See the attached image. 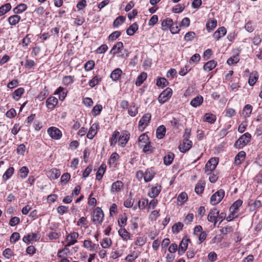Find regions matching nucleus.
<instances>
[{"label":"nucleus","mask_w":262,"mask_h":262,"mask_svg":"<svg viewBox=\"0 0 262 262\" xmlns=\"http://www.w3.org/2000/svg\"><path fill=\"white\" fill-rule=\"evenodd\" d=\"M251 139V136L249 133H246L242 135L234 143V147L236 148H242L249 142Z\"/></svg>","instance_id":"nucleus-1"},{"label":"nucleus","mask_w":262,"mask_h":262,"mask_svg":"<svg viewBox=\"0 0 262 262\" xmlns=\"http://www.w3.org/2000/svg\"><path fill=\"white\" fill-rule=\"evenodd\" d=\"M104 214L100 207H96L93 214L92 221L96 225H100L103 221Z\"/></svg>","instance_id":"nucleus-2"},{"label":"nucleus","mask_w":262,"mask_h":262,"mask_svg":"<svg viewBox=\"0 0 262 262\" xmlns=\"http://www.w3.org/2000/svg\"><path fill=\"white\" fill-rule=\"evenodd\" d=\"M219 163V159L217 158H211L206 164L204 172L209 175L215 169Z\"/></svg>","instance_id":"nucleus-3"},{"label":"nucleus","mask_w":262,"mask_h":262,"mask_svg":"<svg viewBox=\"0 0 262 262\" xmlns=\"http://www.w3.org/2000/svg\"><path fill=\"white\" fill-rule=\"evenodd\" d=\"M225 192L223 189H220L214 193L210 198V203L212 205H215L219 203L223 199Z\"/></svg>","instance_id":"nucleus-4"},{"label":"nucleus","mask_w":262,"mask_h":262,"mask_svg":"<svg viewBox=\"0 0 262 262\" xmlns=\"http://www.w3.org/2000/svg\"><path fill=\"white\" fill-rule=\"evenodd\" d=\"M172 94V91L170 88H167L163 91L159 95L158 100L160 103H164L167 101Z\"/></svg>","instance_id":"nucleus-5"},{"label":"nucleus","mask_w":262,"mask_h":262,"mask_svg":"<svg viewBox=\"0 0 262 262\" xmlns=\"http://www.w3.org/2000/svg\"><path fill=\"white\" fill-rule=\"evenodd\" d=\"M47 132L49 136L54 140H58L62 136L61 131L56 127H49L47 130Z\"/></svg>","instance_id":"nucleus-6"},{"label":"nucleus","mask_w":262,"mask_h":262,"mask_svg":"<svg viewBox=\"0 0 262 262\" xmlns=\"http://www.w3.org/2000/svg\"><path fill=\"white\" fill-rule=\"evenodd\" d=\"M78 236L79 234L77 232H73L69 234L66 238L67 244L65 246L64 249H67V247H70L77 243Z\"/></svg>","instance_id":"nucleus-7"},{"label":"nucleus","mask_w":262,"mask_h":262,"mask_svg":"<svg viewBox=\"0 0 262 262\" xmlns=\"http://www.w3.org/2000/svg\"><path fill=\"white\" fill-rule=\"evenodd\" d=\"M151 117V116L150 113H146L144 115L139 122V128L141 130L144 129L147 126Z\"/></svg>","instance_id":"nucleus-8"},{"label":"nucleus","mask_w":262,"mask_h":262,"mask_svg":"<svg viewBox=\"0 0 262 262\" xmlns=\"http://www.w3.org/2000/svg\"><path fill=\"white\" fill-rule=\"evenodd\" d=\"M123 186L124 184L121 181H117L112 184L111 192L113 194H116L122 191Z\"/></svg>","instance_id":"nucleus-9"},{"label":"nucleus","mask_w":262,"mask_h":262,"mask_svg":"<svg viewBox=\"0 0 262 262\" xmlns=\"http://www.w3.org/2000/svg\"><path fill=\"white\" fill-rule=\"evenodd\" d=\"M219 210L216 208H213L209 212L207 220L210 222L214 223V226L216 225V223L217 221V216L219 215Z\"/></svg>","instance_id":"nucleus-10"},{"label":"nucleus","mask_w":262,"mask_h":262,"mask_svg":"<svg viewBox=\"0 0 262 262\" xmlns=\"http://www.w3.org/2000/svg\"><path fill=\"white\" fill-rule=\"evenodd\" d=\"M189 241L190 239L188 238H183L179 246L178 253L179 255H182L185 253L187 248L188 242Z\"/></svg>","instance_id":"nucleus-11"},{"label":"nucleus","mask_w":262,"mask_h":262,"mask_svg":"<svg viewBox=\"0 0 262 262\" xmlns=\"http://www.w3.org/2000/svg\"><path fill=\"white\" fill-rule=\"evenodd\" d=\"M192 145L191 141L184 140L183 143L179 145V148L182 152H186L191 148Z\"/></svg>","instance_id":"nucleus-12"},{"label":"nucleus","mask_w":262,"mask_h":262,"mask_svg":"<svg viewBox=\"0 0 262 262\" xmlns=\"http://www.w3.org/2000/svg\"><path fill=\"white\" fill-rule=\"evenodd\" d=\"M99 127V125L98 123H95L93 124L87 134V137L90 139H92L96 135Z\"/></svg>","instance_id":"nucleus-13"},{"label":"nucleus","mask_w":262,"mask_h":262,"mask_svg":"<svg viewBox=\"0 0 262 262\" xmlns=\"http://www.w3.org/2000/svg\"><path fill=\"white\" fill-rule=\"evenodd\" d=\"M58 99L55 97H50L46 100V106L49 110H52L58 103Z\"/></svg>","instance_id":"nucleus-14"},{"label":"nucleus","mask_w":262,"mask_h":262,"mask_svg":"<svg viewBox=\"0 0 262 262\" xmlns=\"http://www.w3.org/2000/svg\"><path fill=\"white\" fill-rule=\"evenodd\" d=\"M156 172L152 168H148L144 172V181L148 182L155 177Z\"/></svg>","instance_id":"nucleus-15"},{"label":"nucleus","mask_w":262,"mask_h":262,"mask_svg":"<svg viewBox=\"0 0 262 262\" xmlns=\"http://www.w3.org/2000/svg\"><path fill=\"white\" fill-rule=\"evenodd\" d=\"M83 246L91 251L94 252L98 249L99 245L93 244L90 240H85L83 242Z\"/></svg>","instance_id":"nucleus-16"},{"label":"nucleus","mask_w":262,"mask_h":262,"mask_svg":"<svg viewBox=\"0 0 262 262\" xmlns=\"http://www.w3.org/2000/svg\"><path fill=\"white\" fill-rule=\"evenodd\" d=\"M123 48V44L122 42L119 41L117 42L110 51V54L115 55L121 53Z\"/></svg>","instance_id":"nucleus-17"},{"label":"nucleus","mask_w":262,"mask_h":262,"mask_svg":"<svg viewBox=\"0 0 262 262\" xmlns=\"http://www.w3.org/2000/svg\"><path fill=\"white\" fill-rule=\"evenodd\" d=\"M226 33V29L225 27H222L219 28L213 34V36L214 38L219 40L221 37L224 36Z\"/></svg>","instance_id":"nucleus-18"},{"label":"nucleus","mask_w":262,"mask_h":262,"mask_svg":"<svg viewBox=\"0 0 262 262\" xmlns=\"http://www.w3.org/2000/svg\"><path fill=\"white\" fill-rule=\"evenodd\" d=\"M118 137L119 138L118 142L119 145L121 147H124L129 140V135L126 134H123V135L119 136Z\"/></svg>","instance_id":"nucleus-19"},{"label":"nucleus","mask_w":262,"mask_h":262,"mask_svg":"<svg viewBox=\"0 0 262 262\" xmlns=\"http://www.w3.org/2000/svg\"><path fill=\"white\" fill-rule=\"evenodd\" d=\"M246 152L242 150L239 152L235 157L234 163L236 165H239L245 160Z\"/></svg>","instance_id":"nucleus-20"},{"label":"nucleus","mask_w":262,"mask_h":262,"mask_svg":"<svg viewBox=\"0 0 262 262\" xmlns=\"http://www.w3.org/2000/svg\"><path fill=\"white\" fill-rule=\"evenodd\" d=\"M173 25V20L170 18H166L162 20L161 23L162 29L163 30L166 31Z\"/></svg>","instance_id":"nucleus-21"},{"label":"nucleus","mask_w":262,"mask_h":262,"mask_svg":"<svg viewBox=\"0 0 262 262\" xmlns=\"http://www.w3.org/2000/svg\"><path fill=\"white\" fill-rule=\"evenodd\" d=\"M122 73V71L120 68H117L112 72L110 77L112 80L117 81L120 77Z\"/></svg>","instance_id":"nucleus-22"},{"label":"nucleus","mask_w":262,"mask_h":262,"mask_svg":"<svg viewBox=\"0 0 262 262\" xmlns=\"http://www.w3.org/2000/svg\"><path fill=\"white\" fill-rule=\"evenodd\" d=\"M216 119V116L211 113H206L203 118V121L207 122L211 124L213 123Z\"/></svg>","instance_id":"nucleus-23"},{"label":"nucleus","mask_w":262,"mask_h":262,"mask_svg":"<svg viewBox=\"0 0 262 262\" xmlns=\"http://www.w3.org/2000/svg\"><path fill=\"white\" fill-rule=\"evenodd\" d=\"M161 190V186H156L151 188V191L148 193V195L152 198H154L158 196Z\"/></svg>","instance_id":"nucleus-24"},{"label":"nucleus","mask_w":262,"mask_h":262,"mask_svg":"<svg viewBox=\"0 0 262 262\" xmlns=\"http://www.w3.org/2000/svg\"><path fill=\"white\" fill-rule=\"evenodd\" d=\"M242 204L243 201L241 200H237L230 206L229 209L230 211L237 213L238 212L239 207L242 206Z\"/></svg>","instance_id":"nucleus-25"},{"label":"nucleus","mask_w":262,"mask_h":262,"mask_svg":"<svg viewBox=\"0 0 262 262\" xmlns=\"http://www.w3.org/2000/svg\"><path fill=\"white\" fill-rule=\"evenodd\" d=\"M217 63L213 60H210L206 62L204 67L203 69L205 71L207 72L213 70L216 66Z\"/></svg>","instance_id":"nucleus-26"},{"label":"nucleus","mask_w":262,"mask_h":262,"mask_svg":"<svg viewBox=\"0 0 262 262\" xmlns=\"http://www.w3.org/2000/svg\"><path fill=\"white\" fill-rule=\"evenodd\" d=\"M203 102V98L201 96H198L192 99L190 102V104L193 107H196L200 106Z\"/></svg>","instance_id":"nucleus-27"},{"label":"nucleus","mask_w":262,"mask_h":262,"mask_svg":"<svg viewBox=\"0 0 262 262\" xmlns=\"http://www.w3.org/2000/svg\"><path fill=\"white\" fill-rule=\"evenodd\" d=\"M258 75L257 72H253L250 73L248 80V83L250 86H253L257 81Z\"/></svg>","instance_id":"nucleus-28"},{"label":"nucleus","mask_w":262,"mask_h":262,"mask_svg":"<svg viewBox=\"0 0 262 262\" xmlns=\"http://www.w3.org/2000/svg\"><path fill=\"white\" fill-rule=\"evenodd\" d=\"M149 141V138L145 134H143L141 135H140L138 138V145L140 147H143L144 144H145L146 143H148Z\"/></svg>","instance_id":"nucleus-29"},{"label":"nucleus","mask_w":262,"mask_h":262,"mask_svg":"<svg viewBox=\"0 0 262 262\" xmlns=\"http://www.w3.org/2000/svg\"><path fill=\"white\" fill-rule=\"evenodd\" d=\"M106 168V166L105 164H102L101 165L96 173V177L97 180L100 181L102 179L105 172Z\"/></svg>","instance_id":"nucleus-30"},{"label":"nucleus","mask_w":262,"mask_h":262,"mask_svg":"<svg viewBox=\"0 0 262 262\" xmlns=\"http://www.w3.org/2000/svg\"><path fill=\"white\" fill-rule=\"evenodd\" d=\"M166 133V127L164 125H160L158 127L156 130V136L159 139H162Z\"/></svg>","instance_id":"nucleus-31"},{"label":"nucleus","mask_w":262,"mask_h":262,"mask_svg":"<svg viewBox=\"0 0 262 262\" xmlns=\"http://www.w3.org/2000/svg\"><path fill=\"white\" fill-rule=\"evenodd\" d=\"M174 155L172 152H168L166 155L164 157V163L166 165H170L174 159Z\"/></svg>","instance_id":"nucleus-32"},{"label":"nucleus","mask_w":262,"mask_h":262,"mask_svg":"<svg viewBox=\"0 0 262 262\" xmlns=\"http://www.w3.org/2000/svg\"><path fill=\"white\" fill-rule=\"evenodd\" d=\"M49 177L51 179H56L60 175V171L56 168H53L49 171Z\"/></svg>","instance_id":"nucleus-33"},{"label":"nucleus","mask_w":262,"mask_h":262,"mask_svg":"<svg viewBox=\"0 0 262 262\" xmlns=\"http://www.w3.org/2000/svg\"><path fill=\"white\" fill-rule=\"evenodd\" d=\"M20 16L18 15H13L10 16L8 19V21L9 24L12 26H14L20 21Z\"/></svg>","instance_id":"nucleus-34"},{"label":"nucleus","mask_w":262,"mask_h":262,"mask_svg":"<svg viewBox=\"0 0 262 262\" xmlns=\"http://www.w3.org/2000/svg\"><path fill=\"white\" fill-rule=\"evenodd\" d=\"M118 233L124 241H127L130 238V233L124 228L120 229Z\"/></svg>","instance_id":"nucleus-35"},{"label":"nucleus","mask_w":262,"mask_h":262,"mask_svg":"<svg viewBox=\"0 0 262 262\" xmlns=\"http://www.w3.org/2000/svg\"><path fill=\"white\" fill-rule=\"evenodd\" d=\"M253 107L250 104L246 105L243 110V114L245 118L249 117L252 112Z\"/></svg>","instance_id":"nucleus-36"},{"label":"nucleus","mask_w":262,"mask_h":262,"mask_svg":"<svg viewBox=\"0 0 262 262\" xmlns=\"http://www.w3.org/2000/svg\"><path fill=\"white\" fill-rule=\"evenodd\" d=\"M138 29V25L137 23H134L126 30V33L128 35L132 36Z\"/></svg>","instance_id":"nucleus-37"},{"label":"nucleus","mask_w":262,"mask_h":262,"mask_svg":"<svg viewBox=\"0 0 262 262\" xmlns=\"http://www.w3.org/2000/svg\"><path fill=\"white\" fill-rule=\"evenodd\" d=\"M147 78V74L145 72H142L137 78L136 81V85L137 86L141 85L144 82V81Z\"/></svg>","instance_id":"nucleus-38"},{"label":"nucleus","mask_w":262,"mask_h":262,"mask_svg":"<svg viewBox=\"0 0 262 262\" xmlns=\"http://www.w3.org/2000/svg\"><path fill=\"white\" fill-rule=\"evenodd\" d=\"M37 234L35 233H32L31 234H28L26 236H24L23 238V241L28 244L31 241L36 239Z\"/></svg>","instance_id":"nucleus-39"},{"label":"nucleus","mask_w":262,"mask_h":262,"mask_svg":"<svg viewBox=\"0 0 262 262\" xmlns=\"http://www.w3.org/2000/svg\"><path fill=\"white\" fill-rule=\"evenodd\" d=\"M27 5L25 4H20L13 9V12L15 14L21 13L27 9Z\"/></svg>","instance_id":"nucleus-40"},{"label":"nucleus","mask_w":262,"mask_h":262,"mask_svg":"<svg viewBox=\"0 0 262 262\" xmlns=\"http://www.w3.org/2000/svg\"><path fill=\"white\" fill-rule=\"evenodd\" d=\"M24 92V89L22 88H19L14 91L12 94V97L13 99H15L16 100H18L21 95Z\"/></svg>","instance_id":"nucleus-41"},{"label":"nucleus","mask_w":262,"mask_h":262,"mask_svg":"<svg viewBox=\"0 0 262 262\" xmlns=\"http://www.w3.org/2000/svg\"><path fill=\"white\" fill-rule=\"evenodd\" d=\"M11 8L10 4L7 3L0 7V16L6 14Z\"/></svg>","instance_id":"nucleus-42"},{"label":"nucleus","mask_w":262,"mask_h":262,"mask_svg":"<svg viewBox=\"0 0 262 262\" xmlns=\"http://www.w3.org/2000/svg\"><path fill=\"white\" fill-rule=\"evenodd\" d=\"M14 169L13 167H10L6 171L3 176V178L5 180L9 179L14 172Z\"/></svg>","instance_id":"nucleus-43"},{"label":"nucleus","mask_w":262,"mask_h":262,"mask_svg":"<svg viewBox=\"0 0 262 262\" xmlns=\"http://www.w3.org/2000/svg\"><path fill=\"white\" fill-rule=\"evenodd\" d=\"M101 246L103 248H109L112 244V241L109 238H105L103 239L101 242Z\"/></svg>","instance_id":"nucleus-44"},{"label":"nucleus","mask_w":262,"mask_h":262,"mask_svg":"<svg viewBox=\"0 0 262 262\" xmlns=\"http://www.w3.org/2000/svg\"><path fill=\"white\" fill-rule=\"evenodd\" d=\"M119 132L117 130H115L111 137V146L115 145L118 141V137L119 136Z\"/></svg>","instance_id":"nucleus-45"},{"label":"nucleus","mask_w":262,"mask_h":262,"mask_svg":"<svg viewBox=\"0 0 262 262\" xmlns=\"http://www.w3.org/2000/svg\"><path fill=\"white\" fill-rule=\"evenodd\" d=\"M216 25L217 21L215 19L211 20L206 24V29L209 31H211L216 27Z\"/></svg>","instance_id":"nucleus-46"},{"label":"nucleus","mask_w":262,"mask_h":262,"mask_svg":"<svg viewBox=\"0 0 262 262\" xmlns=\"http://www.w3.org/2000/svg\"><path fill=\"white\" fill-rule=\"evenodd\" d=\"M183 224L181 222H178L173 225L172 227V231L173 233H178L182 230Z\"/></svg>","instance_id":"nucleus-47"},{"label":"nucleus","mask_w":262,"mask_h":262,"mask_svg":"<svg viewBox=\"0 0 262 262\" xmlns=\"http://www.w3.org/2000/svg\"><path fill=\"white\" fill-rule=\"evenodd\" d=\"M205 184L203 183L199 182L198 183L195 187V192L197 194L202 193L204 189Z\"/></svg>","instance_id":"nucleus-48"},{"label":"nucleus","mask_w":262,"mask_h":262,"mask_svg":"<svg viewBox=\"0 0 262 262\" xmlns=\"http://www.w3.org/2000/svg\"><path fill=\"white\" fill-rule=\"evenodd\" d=\"M156 84L157 86L163 88L168 85V82L165 78H160L157 80Z\"/></svg>","instance_id":"nucleus-49"},{"label":"nucleus","mask_w":262,"mask_h":262,"mask_svg":"<svg viewBox=\"0 0 262 262\" xmlns=\"http://www.w3.org/2000/svg\"><path fill=\"white\" fill-rule=\"evenodd\" d=\"M101 78L98 77L97 76H95L93 79L90 81L89 85L90 87L93 88L101 81Z\"/></svg>","instance_id":"nucleus-50"},{"label":"nucleus","mask_w":262,"mask_h":262,"mask_svg":"<svg viewBox=\"0 0 262 262\" xmlns=\"http://www.w3.org/2000/svg\"><path fill=\"white\" fill-rule=\"evenodd\" d=\"M138 111L137 107H136L135 105H131L128 108V114L132 117H135L138 114Z\"/></svg>","instance_id":"nucleus-51"},{"label":"nucleus","mask_w":262,"mask_h":262,"mask_svg":"<svg viewBox=\"0 0 262 262\" xmlns=\"http://www.w3.org/2000/svg\"><path fill=\"white\" fill-rule=\"evenodd\" d=\"M148 201L146 199H142L138 202V206L140 209H144L148 206Z\"/></svg>","instance_id":"nucleus-52"},{"label":"nucleus","mask_w":262,"mask_h":262,"mask_svg":"<svg viewBox=\"0 0 262 262\" xmlns=\"http://www.w3.org/2000/svg\"><path fill=\"white\" fill-rule=\"evenodd\" d=\"M54 94H59L60 97H62V99H64L67 96V92L65 91L63 88L60 86L56 90Z\"/></svg>","instance_id":"nucleus-53"},{"label":"nucleus","mask_w":262,"mask_h":262,"mask_svg":"<svg viewBox=\"0 0 262 262\" xmlns=\"http://www.w3.org/2000/svg\"><path fill=\"white\" fill-rule=\"evenodd\" d=\"M73 77L71 76H66L62 79L63 84L67 86L73 83Z\"/></svg>","instance_id":"nucleus-54"},{"label":"nucleus","mask_w":262,"mask_h":262,"mask_svg":"<svg viewBox=\"0 0 262 262\" xmlns=\"http://www.w3.org/2000/svg\"><path fill=\"white\" fill-rule=\"evenodd\" d=\"M195 36V33L194 32L190 31L187 32L185 36H184V39L185 40L188 41H191L193 39V38Z\"/></svg>","instance_id":"nucleus-55"},{"label":"nucleus","mask_w":262,"mask_h":262,"mask_svg":"<svg viewBox=\"0 0 262 262\" xmlns=\"http://www.w3.org/2000/svg\"><path fill=\"white\" fill-rule=\"evenodd\" d=\"M124 17L122 16H119L118 17H117L113 23V26L115 28H116L118 27L119 25H120L121 24H122L124 22Z\"/></svg>","instance_id":"nucleus-56"},{"label":"nucleus","mask_w":262,"mask_h":262,"mask_svg":"<svg viewBox=\"0 0 262 262\" xmlns=\"http://www.w3.org/2000/svg\"><path fill=\"white\" fill-rule=\"evenodd\" d=\"M102 109V106L100 104L95 105L92 110V114L94 116H97L100 114Z\"/></svg>","instance_id":"nucleus-57"},{"label":"nucleus","mask_w":262,"mask_h":262,"mask_svg":"<svg viewBox=\"0 0 262 262\" xmlns=\"http://www.w3.org/2000/svg\"><path fill=\"white\" fill-rule=\"evenodd\" d=\"M188 199L187 194L185 192L181 193L178 196L177 200L181 203H184Z\"/></svg>","instance_id":"nucleus-58"},{"label":"nucleus","mask_w":262,"mask_h":262,"mask_svg":"<svg viewBox=\"0 0 262 262\" xmlns=\"http://www.w3.org/2000/svg\"><path fill=\"white\" fill-rule=\"evenodd\" d=\"M138 257L137 254L134 252L132 254H128L125 258V260L128 262H132Z\"/></svg>","instance_id":"nucleus-59"},{"label":"nucleus","mask_w":262,"mask_h":262,"mask_svg":"<svg viewBox=\"0 0 262 262\" xmlns=\"http://www.w3.org/2000/svg\"><path fill=\"white\" fill-rule=\"evenodd\" d=\"M140 148H143V151L146 153H150L152 151V146L150 145L149 142L144 144L143 147H140Z\"/></svg>","instance_id":"nucleus-60"},{"label":"nucleus","mask_w":262,"mask_h":262,"mask_svg":"<svg viewBox=\"0 0 262 262\" xmlns=\"http://www.w3.org/2000/svg\"><path fill=\"white\" fill-rule=\"evenodd\" d=\"M95 66V62L93 60H89L84 64V68L86 71L92 70Z\"/></svg>","instance_id":"nucleus-61"},{"label":"nucleus","mask_w":262,"mask_h":262,"mask_svg":"<svg viewBox=\"0 0 262 262\" xmlns=\"http://www.w3.org/2000/svg\"><path fill=\"white\" fill-rule=\"evenodd\" d=\"M29 169L26 166H23L20 169V177L21 178H25L27 177Z\"/></svg>","instance_id":"nucleus-62"},{"label":"nucleus","mask_w":262,"mask_h":262,"mask_svg":"<svg viewBox=\"0 0 262 262\" xmlns=\"http://www.w3.org/2000/svg\"><path fill=\"white\" fill-rule=\"evenodd\" d=\"M120 34L121 32L120 31H115L109 35L108 40L112 41L115 40L120 36Z\"/></svg>","instance_id":"nucleus-63"},{"label":"nucleus","mask_w":262,"mask_h":262,"mask_svg":"<svg viewBox=\"0 0 262 262\" xmlns=\"http://www.w3.org/2000/svg\"><path fill=\"white\" fill-rule=\"evenodd\" d=\"M20 238V235L18 232H14L12 234L10 238V241L12 243H14Z\"/></svg>","instance_id":"nucleus-64"}]
</instances>
